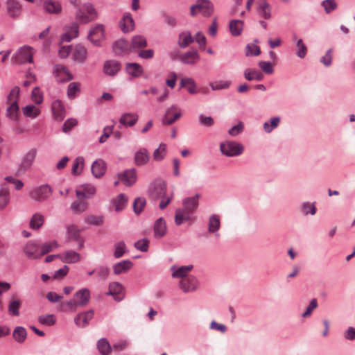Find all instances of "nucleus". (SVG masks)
<instances>
[{"mask_svg":"<svg viewBox=\"0 0 355 355\" xmlns=\"http://www.w3.org/2000/svg\"><path fill=\"white\" fill-rule=\"evenodd\" d=\"M167 185L162 180H157L150 184L149 192L152 198L161 199L159 207L164 209L170 203L173 197V193L166 196Z\"/></svg>","mask_w":355,"mask_h":355,"instance_id":"obj_1","label":"nucleus"},{"mask_svg":"<svg viewBox=\"0 0 355 355\" xmlns=\"http://www.w3.org/2000/svg\"><path fill=\"white\" fill-rule=\"evenodd\" d=\"M36 155H37V150L33 148V149L29 150L24 155L22 160H21L20 166L24 169L29 168L32 166V164L36 157Z\"/></svg>","mask_w":355,"mask_h":355,"instance_id":"obj_31","label":"nucleus"},{"mask_svg":"<svg viewBox=\"0 0 355 355\" xmlns=\"http://www.w3.org/2000/svg\"><path fill=\"white\" fill-rule=\"evenodd\" d=\"M166 155V145L161 144L158 148L153 152V159L156 161L162 160Z\"/></svg>","mask_w":355,"mask_h":355,"instance_id":"obj_56","label":"nucleus"},{"mask_svg":"<svg viewBox=\"0 0 355 355\" xmlns=\"http://www.w3.org/2000/svg\"><path fill=\"white\" fill-rule=\"evenodd\" d=\"M13 338L18 343H22L26 338L27 334L26 329L22 327H17L15 329L12 334Z\"/></svg>","mask_w":355,"mask_h":355,"instance_id":"obj_55","label":"nucleus"},{"mask_svg":"<svg viewBox=\"0 0 355 355\" xmlns=\"http://www.w3.org/2000/svg\"><path fill=\"white\" fill-rule=\"evenodd\" d=\"M199 198L200 194L196 193L194 196L184 198L182 201L183 208L182 209L191 215V214L195 211L198 207Z\"/></svg>","mask_w":355,"mask_h":355,"instance_id":"obj_15","label":"nucleus"},{"mask_svg":"<svg viewBox=\"0 0 355 355\" xmlns=\"http://www.w3.org/2000/svg\"><path fill=\"white\" fill-rule=\"evenodd\" d=\"M147 46L146 38L142 35H135L132 37L130 46V51H136Z\"/></svg>","mask_w":355,"mask_h":355,"instance_id":"obj_34","label":"nucleus"},{"mask_svg":"<svg viewBox=\"0 0 355 355\" xmlns=\"http://www.w3.org/2000/svg\"><path fill=\"white\" fill-rule=\"evenodd\" d=\"M121 65L119 61L109 60L104 62L103 67V73L109 76H115L121 70Z\"/></svg>","mask_w":355,"mask_h":355,"instance_id":"obj_12","label":"nucleus"},{"mask_svg":"<svg viewBox=\"0 0 355 355\" xmlns=\"http://www.w3.org/2000/svg\"><path fill=\"white\" fill-rule=\"evenodd\" d=\"M51 187L47 184H42L33 188L30 193V197L37 202H42L47 200L52 194Z\"/></svg>","mask_w":355,"mask_h":355,"instance_id":"obj_4","label":"nucleus"},{"mask_svg":"<svg viewBox=\"0 0 355 355\" xmlns=\"http://www.w3.org/2000/svg\"><path fill=\"white\" fill-rule=\"evenodd\" d=\"M78 35V25L77 23H73L64 27V33L62 35V40L63 42H69L71 40L77 37Z\"/></svg>","mask_w":355,"mask_h":355,"instance_id":"obj_23","label":"nucleus"},{"mask_svg":"<svg viewBox=\"0 0 355 355\" xmlns=\"http://www.w3.org/2000/svg\"><path fill=\"white\" fill-rule=\"evenodd\" d=\"M220 227V218L216 214L211 215L209 218L208 223V231L210 233L214 234L216 236L218 235L217 232Z\"/></svg>","mask_w":355,"mask_h":355,"instance_id":"obj_35","label":"nucleus"},{"mask_svg":"<svg viewBox=\"0 0 355 355\" xmlns=\"http://www.w3.org/2000/svg\"><path fill=\"white\" fill-rule=\"evenodd\" d=\"M76 193L79 199L90 198L95 195L96 188L92 184H85L79 187Z\"/></svg>","mask_w":355,"mask_h":355,"instance_id":"obj_19","label":"nucleus"},{"mask_svg":"<svg viewBox=\"0 0 355 355\" xmlns=\"http://www.w3.org/2000/svg\"><path fill=\"white\" fill-rule=\"evenodd\" d=\"M24 115L32 119L37 118L41 114L40 107L29 104L22 108Z\"/></svg>","mask_w":355,"mask_h":355,"instance_id":"obj_33","label":"nucleus"},{"mask_svg":"<svg viewBox=\"0 0 355 355\" xmlns=\"http://www.w3.org/2000/svg\"><path fill=\"white\" fill-rule=\"evenodd\" d=\"M44 8L51 14H58L62 10L60 3L53 0H46L44 3Z\"/></svg>","mask_w":355,"mask_h":355,"instance_id":"obj_36","label":"nucleus"},{"mask_svg":"<svg viewBox=\"0 0 355 355\" xmlns=\"http://www.w3.org/2000/svg\"><path fill=\"white\" fill-rule=\"evenodd\" d=\"M92 173L96 178H100L106 171V163L102 159H98L93 162L92 164Z\"/></svg>","mask_w":355,"mask_h":355,"instance_id":"obj_24","label":"nucleus"},{"mask_svg":"<svg viewBox=\"0 0 355 355\" xmlns=\"http://www.w3.org/2000/svg\"><path fill=\"white\" fill-rule=\"evenodd\" d=\"M24 252L28 259H37L41 257L40 245L35 241H29L24 247Z\"/></svg>","mask_w":355,"mask_h":355,"instance_id":"obj_8","label":"nucleus"},{"mask_svg":"<svg viewBox=\"0 0 355 355\" xmlns=\"http://www.w3.org/2000/svg\"><path fill=\"white\" fill-rule=\"evenodd\" d=\"M10 103V106L7 108L6 114L10 119H15L17 116L19 106L17 104V99H13V101H8Z\"/></svg>","mask_w":355,"mask_h":355,"instance_id":"obj_54","label":"nucleus"},{"mask_svg":"<svg viewBox=\"0 0 355 355\" xmlns=\"http://www.w3.org/2000/svg\"><path fill=\"white\" fill-rule=\"evenodd\" d=\"M87 58V49L79 44L72 46L71 58L76 62L83 63Z\"/></svg>","mask_w":355,"mask_h":355,"instance_id":"obj_16","label":"nucleus"},{"mask_svg":"<svg viewBox=\"0 0 355 355\" xmlns=\"http://www.w3.org/2000/svg\"><path fill=\"white\" fill-rule=\"evenodd\" d=\"M139 116L136 113H125L119 119V123L125 127H132L137 122Z\"/></svg>","mask_w":355,"mask_h":355,"instance_id":"obj_28","label":"nucleus"},{"mask_svg":"<svg viewBox=\"0 0 355 355\" xmlns=\"http://www.w3.org/2000/svg\"><path fill=\"white\" fill-rule=\"evenodd\" d=\"M10 203V191L8 188L0 189V210L4 209Z\"/></svg>","mask_w":355,"mask_h":355,"instance_id":"obj_45","label":"nucleus"},{"mask_svg":"<svg viewBox=\"0 0 355 355\" xmlns=\"http://www.w3.org/2000/svg\"><path fill=\"white\" fill-rule=\"evenodd\" d=\"M128 200V197L123 193L117 196V197L112 201L115 211H120L123 210L127 205Z\"/></svg>","mask_w":355,"mask_h":355,"instance_id":"obj_38","label":"nucleus"},{"mask_svg":"<svg viewBox=\"0 0 355 355\" xmlns=\"http://www.w3.org/2000/svg\"><path fill=\"white\" fill-rule=\"evenodd\" d=\"M194 41L189 31H184L179 35L178 44L181 48H185Z\"/></svg>","mask_w":355,"mask_h":355,"instance_id":"obj_44","label":"nucleus"},{"mask_svg":"<svg viewBox=\"0 0 355 355\" xmlns=\"http://www.w3.org/2000/svg\"><path fill=\"white\" fill-rule=\"evenodd\" d=\"M73 297L79 306H85L90 300L91 293L88 288H84L76 291Z\"/></svg>","mask_w":355,"mask_h":355,"instance_id":"obj_17","label":"nucleus"},{"mask_svg":"<svg viewBox=\"0 0 355 355\" xmlns=\"http://www.w3.org/2000/svg\"><path fill=\"white\" fill-rule=\"evenodd\" d=\"M261 53L260 48L258 45L250 43L248 44L245 47V55L246 56H257Z\"/></svg>","mask_w":355,"mask_h":355,"instance_id":"obj_63","label":"nucleus"},{"mask_svg":"<svg viewBox=\"0 0 355 355\" xmlns=\"http://www.w3.org/2000/svg\"><path fill=\"white\" fill-rule=\"evenodd\" d=\"M123 286L119 282H112L109 285V290L107 295H111L116 301H121L124 297Z\"/></svg>","mask_w":355,"mask_h":355,"instance_id":"obj_22","label":"nucleus"},{"mask_svg":"<svg viewBox=\"0 0 355 355\" xmlns=\"http://www.w3.org/2000/svg\"><path fill=\"white\" fill-rule=\"evenodd\" d=\"M126 245L124 241H119L114 245V257L116 259L121 257L125 252Z\"/></svg>","mask_w":355,"mask_h":355,"instance_id":"obj_60","label":"nucleus"},{"mask_svg":"<svg viewBox=\"0 0 355 355\" xmlns=\"http://www.w3.org/2000/svg\"><path fill=\"white\" fill-rule=\"evenodd\" d=\"M154 236L160 239L164 236L167 232V227L165 220L160 217L155 222L153 227Z\"/></svg>","mask_w":355,"mask_h":355,"instance_id":"obj_25","label":"nucleus"},{"mask_svg":"<svg viewBox=\"0 0 355 355\" xmlns=\"http://www.w3.org/2000/svg\"><path fill=\"white\" fill-rule=\"evenodd\" d=\"M180 60L184 64H194L200 60V55L196 50H191L184 53Z\"/></svg>","mask_w":355,"mask_h":355,"instance_id":"obj_30","label":"nucleus"},{"mask_svg":"<svg viewBox=\"0 0 355 355\" xmlns=\"http://www.w3.org/2000/svg\"><path fill=\"white\" fill-rule=\"evenodd\" d=\"M94 315V311L93 310H88L87 311L80 313L74 318L75 324L80 327H85L93 318Z\"/></svg>","mask_w":355,"mask_h":355,"instance_id":"obj_21","label":"nucleus"},{"mask_svg":"<svg viewBox=\"0 0 355 355\" xmlns=\"http://www.w3.org/2000/svg\"><path fill=\"white\" fill-rule=\"evenodd\" d=\"M133 263L129 260L121 261L113 266V271L116 275L125 273L132 268Z\"/></svg>","mask_w":355,"mask_h":355,"instance_id":"obj_32","label":"nucleus"},{"mask_svg":"<svg viewBox=\"0 0 355 355\" xmlns=\"http://www.w3.org/2000/svg\"><path fill=\"white\" fill-rule=\"evenodd\" d=\"M105 38L104 26L101 24L92 27L89 33L88 39L95 46H101V42Z\"/></svg>","mask_w":355,"mask_h":355,"instance_id":"obj_7","label":"nucleus"},{"mask_svg":"<svg viewBox=\"0 0 355 355\" xmlns=\"http://www.w3.org/2000/svg\"><path fill=\"white\" fill-rule=\"evenodd\" d=\"M97 349L101 355H108L112 351V347L106 338H101L97 342Z\"/></svg>","mask_w":355,"mask_h":355,"instance_id":"obj_46","label":"nucleus"},{"mask_svg":"<svg viewBox=\"0 0 355 355\" xmlns=\"http://www.w3.org/2000/svg\"><path fill=\"white\" fill-rule=\"evenodd\" d=\"M81 84L79 82H72L67 87V97L69 99H74L80 92Z\"/></svg>","mask_w":355,"mask_h":355,"instance_id":"obj_42","label":"nucleus"},{"mask_svg":"<svg viewBox=\"0 0 355 355\" xmlns=\"http://www.w3.org/2000/svg\"><path fill=\"white\" fill-rule=\"evenodd\" d=\"M119 26L123 33L132 31L135 28V21L129 13L123 15V18L119 21Z\"/></svg>","mask_w":355,"mask_h":355,"instance_id":"obj_27","label":"nucleus"},{"mask_svg":"<svg viewBox=\"0 0 355 355\" xmlns=\"http://www.w3.org/2000/svg\"><path fill=\"white\" fill-rule=\"evenodd\" d=\"M193 266L191 264L187 266H172L171 267V277L173 278H182L187 277L188 274L192 270Z\"/></svg>","mask_w":355,"mask_h":355,"instance_id":"obj_14","label":"nucleus"},{"mask_svg":"<svg viewBox=\"0 0 355 355\" xmlns=\"http://www.w3.org/2000/svg\"><path fill=\"white\" fill-rule=\"evenodd\" d=\"M38 321L42 324L51 326L55 323L56 318L53 314L43 315L38 318Z\"/></svg>","mask_w":355,"mask_h":355,"instance_id":"obj_61","label":"nucleus"},{"mask_svg":"<svg viewBox=\"0 0 355 355\" xmlns=\"http://www.w3.org/2000/svg\"><path fill=\"white\" fill-rule=\"evenodd\" d=\"M316 202H310L308 201L304 202L300 205V211L303 216L311 215L313 216L315 214L317 208L315 205Z\"/></svg>","mask_w":355,"mask_h":355,"instance_id":"obj_37","label":"nucleus"},{"mask_svg":"<svg viewBox=\"0 0 355 355\" xmlns=\"http://www.w3.org/2000/svg\"><path fill=\"white\" fill-rule=\"evenodd\" d=\"M243 28V22L239 19H233L230 22V30L232 35L239 36Z\"/></svg>","mask_w":355,"mask_h":355,"instance_id":"obj_43","label":"nucleus"},{"mask_svg":"<svg viewBox=\"0 0 355 355\" xmlns=\"http://www.w3.org/2000/svg\"><path fill=\"white\" fill-rule=\"evenodd\" d=\"M220 151L226 157H237L244 151V146L234 141H225L220 144Z\"/></svg>","mask_w":355,"mask_h":355,"instance_id":"obj_3","label":"nucleus"},{"mask_svg":"<svg viewBox=\"0 0 355 355\" xmlns=\"http://www.w3.org/2000/svg\"><path fill=\"white\" fill-rule=\"evenodd\" d=\"M7 10L9 15L12 18H17L21 14V6L15 1H10L8 3Z\"/></svg>","mask_w":355,"mask_h":355,"instance_id":"obj_51","label":"nucleus"},{"mask_svg":"<svg viewBox=\"0 0 355 355\" xmlns=\"http://www.w3.org/2000/svg\"><path fill=\"white\" fill-rule=\"evenodd\" d=\"M181 109L177 105H172L167 109L163 123L166 125L173 124L181 116Z\"/></svg>","mask_w":355,"mask_h":355,"instance_id":"obj_9","label":"nucleus"},{"mask_svg":"<svg viewBox=\"0 0 355 355\" xmlns=\"http://www.w3.org/2000/svg\"><path fill=\"white\" fill-rule=\"evenodd\" d=\"M71 210L76 214H81L87 209V203L83 201H75L71 205Z\"/></svg>","mask_w":355,"mask_h":355,"instance_id":"obj_57","label":"nucleus"},{"mask_svg":"<svg viewBox=\"0 0 355 355\" xmlns=\"http://www.w3.org/2000/svg\"><path fill=\"white\" fill-rule=\"evenodd\" d=\"M59 259L67 263H75L80 261L81 259V255L72 250H67L61 254H58Z\"/></svg>","mask_w":355,"mask_h":355,"instance_id":"obj_20","label":"nucleus"},{"mask_svg":"<svg viewBox=\"0 0 355 355\" xmlns=\"http://www.w3.org/2000/svg\"><path fill=\"white\" fill-rule=\"evenodd\" d=\"M244 77L246 80L250 81L253 80H262L263 73L256 69L248 68L244 71Z\"/></svg>","mask_w":355,"mask_h":355,"instance_id":"obj_39","label":"nucleus"},{"mask_svg":"<svg viewBox=\"0 0 355 355\" xmlns=\"http://www.w3.org/2000/svg\"><path fill=\"white\" fill-rule=\"evenodd\" d=\"M31 100L37 105H40L44 101L43 93L39 87H35L31 93Z\"/></svg>","mask_w":355,"mask_h":355,"instance_id":"obj_62","label":"nucleus"},{"mask_svg":"<svg viewBox=\"0 0 355 355\" xmlns=\"http://www.w3.org/2000/svg\"><path fill=\"white\" fill-rule=\"evenodd\" d=\"M293 40L296 41V55L300 58H304L306 55L307 48L302 39H297L296 35H293Z\"/></svg>","mask_w":355,"mask_h":355,"instance_id":"obj_48","label":"nucleus"},{"mask_svg":"<svg viewBox=\"0 0 355 355\" xmlns=\"http://www.w3.org/2000/svg\"><path fill=\"white\" fill-rule=\"evenodd\" d=\"M191 215L182 208L175 211V223L177 225H180L182 223L189 220Z\"/></svg>","mask_w":355,"mask_h":355,"instance_id":"obj_47","label":"nucleus"},{"mask_svg":"<svg viewBox=\"0 0 355 355\" xmlns=\"http://www.w3.org/2000/svg\"><path fill=\"white\" fill-rule=\"evenodd\" d=\"M280 123V117L275 116L271 118L268 121H266L263 128L266 133H270L274 129L277 128Z\"/></svg>","mask_w":355,"mask_h":355,"instance_id":"obj_49","label":"nucleus"},{"mask_svg":"<svg viewBox=\"0 0 355 355\" xmlns=\"http://www.w3.org/2000/svg\"><path fill=\"white\" fill-rule=\"evenodd\" d=\"M179 286L184 293H191L197 289L198 282L195 277L189 276L180 282Z\"/></svg>","mask_w":355,"mask_h":355,"instance_id":"obj_11","label":"nucleus"},{"mask_svg":"<svg viewBox=\"0 0 355 355\" xmlns=\"http://www.w3.org/2000/svg\"><path fill=\"white\" fill-rule=\"evenodd\" d=\"M58 245L55 241L44 243L40 246L41 257L57 248Z\"/></svg>","mask_w":355,"mask_h":355,"instance_id":"obj_58","label":"nucleus"},{"mask_svg":"<svg viewBox=\"0 0 355 355\" xmlns=\"http://www.w3.org/2000/svg\"><path fill=\"white\" fill-rule=\"evenodd\" d=\"M53 73L60 82H67L73 78L68 69L62 64H56L54 67Z\"/></svg>","mask_w":355,"mask_h":355,"instance_id":"obj_13","label":"nucleus"},{"mask_svg":"<svg viewBox=\"0 0 355 355\" xmlns=\"http://www.w3.org/2000/svg\"><path fill=\"white\" fill-rule=\"evenodd\" d=\"M146 205V199L144 198H137L133 203V209L136 214H139Z\"/></svg>","mask_w":355,"mask_h":355,"instance_id":"obj_64","label":"nucleus"},{"mask_svg":"<svg viewBox=\"0 0 355 355\" xmlns=\"http://www.w3.org/2000/svg\"><path fill=\"white\" fill-rule=\"evenodd\" d=\"M51 112L53 119L58 121H62L65 117V108L60 100L56 99L52 102Z\"/></svg>","mask_w":355,"mask_h":355,"instance_id":"obj_10","label":"nucleus"},{"mask_svg":"<svg viewBox=\"0 0 355 355\" xmlns=\"http://www.w3.org/2000/svg\"><path fill=\"white\" fill-rule=\"evenodd\" d=\"M98 17L97 11L91 3H85L77 8L76 19L80 24H87Z\"/></svg>","mask_w":355,"mask_h":355,"instance_id":"obj_2","label":"nucleus"},{"mask_svg":"<svg viewBox=\"0 0 355 355\" xmlns=\"http://www.w3.org/2000/svg\"><path fill=\"white\" fill-rule=\"evenodd\" d=\"M44 223V216L40 213H35L30 220V227L32 230H39Z\"/></svg>","mask_w":355,"mask_h":355,"instance_id":"obj_40","label":"nucleus"},{"mask_svg":"<svg viewBox=\"0 0 355 355\" xmlns=\"http://www.w3.org/2000/svg\"><path fill=\"white\" fill-rule=\"evenodd\" d=\"M180 86L182 87H187L188 92L191 94L196 93V85L195 81L191 78H183L180 82Z\"/></svg>","mask_w":355,"mask_h":355,"instance_id":"obj_52","label":"nucleus"},{"mask_svg":"<svg viewBox=\"0 0 355 355\" xmlns=\"http://www.w3.org/2000/svg\"><path fill=\"white\" fill-rule=\"evenodd\" d=\"M231 82L229 80H216L209 83V86L212 90H220V89H225L230 87Z\"/></svg>","mask_w":355,"mask_h":355,"instance_id":"obj_53","label":"nucleus"},{"mask_svg":"<svg viewBox=\"0 0 355 355\" xmlns=\"http://www.w3.org/2000/svg\"><path fill=\"white\" fill-rule=\"evenodd\" d=\"M271 6L266 0H259L257 2V12L258 15L264 19L271 18Z\"/></svg>","mask_w":355,"mask_h":355,"instance_id":"obj_18","label":"nucleus"},{"mask_svg":"<svg viewBox=\"0 0 355 355\" xmlns=\"http://www.w3.org/2000/svg\"><path fill=\"white\" fill-rule=\"evenodd\" d=\"M35 51L29 46L20 47L15 53L17 61L20 63H33Z\"/></svg>","mask_w":355,"mask_h":355,"instance_id":"obj_6","label":"nucleus"},{"mask_svg":"<svg viewBox=\"0 0 355 355\" xmlns=\"http://www.w3.org/2000/svg\"><path fill=\"white\" fill-rule=\"evenodd\" d=\"M127 73L132 77H139L143 73L142 67L137 63H128L125 67Z\"/></svg>","mask_w":355,"mask_h":355,"instance_id":"obj_41","label":"nucleus"},{"mask_svg":"<svg viewBox=\"0 0 355 355\" xmlns=\"http://www.w3.org/2000/svg\"><path fill=\"white\" fill-rule=\"evenodd\" d=\"M119 176L120 180L126 186L134 184L137 180V173L134 168L126 170Z\"/></svg>","mask_w":355,"mask_h":355,"instance_id":"obj_26","label":"nucleus"},{"mask_svg":"<svg viewBox=\"0 0 355 355\" xmlns=\"http://www.w3.org/2000/svg\"><path fill=\"white\" fill-rule=\"evenodd\" d=\"M85 164V159L83 157H77L73 161L71 173L74 175H77L81 173L83 170Z\"/></svg>","mask_w":355,"mask_h":355,"instance_id":"obj_50","label":"nucleus"},{"mask_svg":"<svg viewBox=\"0 0 355 355\" xmlns=\"http://www.w3.org/2000/svg\"><path fill=\"white\" fill-rule=\"evenodd\" d=\"M128 49V42L125 40H117L113 46V50L115 52V53H120L121 52H124L127 51Z\"/></svg>","mask_w":355,"mask_h":355,"instance_id":"obj_59","label":"nucleus"},{"mask_svg":"<svg viewBox=\"0 0 355 355\" xmlns=\"http://www.w3.org/2000/svg\"><path fill=\"white\" fill-rule=\"evenodd\" d=\"M150 159V155L146 148H140L135 154V163L137 166L146 164Z\"/></svg>","mask_w":355,"mask_h":355,"instance_id":"obj_29","label":"nucleus"},{"mask_svg":"<svg viewBox=\"0 0 355 355\" xmlns=\"http://www.w3.org/2000/svg\"><path fill=\"white\" fill-rule=\"evenodd\" d=\"M214 11V6L209 0H198L196 5L191 8V14L201 13L204 17H209Z\"/></svg>","mask_w":355,"mask_h":355,"instance_id":"obj_5","label":"nucleus"}]
</instances>
